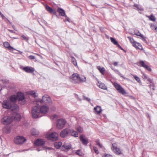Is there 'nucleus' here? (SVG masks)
Instances as JSON below:
<instances>
[{
  "label": "nucleus",
  "mask_w": 157,
  "mask_h": 157,
  "mask_svg": "<svg viewBox=\"0 0 157 157\" xmlns=\"http://www.w3.org/2000/svg\"><path fill=\"white\" fill-rule=\"evenodd\" d=\"M2 105L3 108L7 109H10L12 111H17L19 109L17 105L11 102V101H9V100H4Z\"/></svg>",
  "instance_id": "nucleus-1"
},
{
  "label": "nucleus",
  "mask_w": 157,
  "mask_h": 157,
  "mask_svg": "<svg viewBox=\"0 0 157 157\" xmlns=\"http://www.w3.org/2000/svg\"><path fill=\"white\" fill-rule=\"evenodd\" d=\"M70 80L72 83L76 84L84 82L86 81V79L84 76L80 77L78 74L74 73L70 77Z\"/></svg>",
  "instance_id": "nucleus-2"
},
{
  "label": "nucleus",
  "mask_w": 157,
  "mask_h": 157,
  "mask_svg": "<svg viewBox=\"0 0 157 157\" xmlns=\"http://www.w3.org/2000/svg\"><path fill=\"white\" fill-rule=\"evenodd\" d=\"M52 102L51 99L50 97L47 95H44L42 97V99H39L36 102L37 105H39V103H44L45 104L49 103Z\"/></svg>",
  "instance_id": "nucleus-3"
},
{
  "label": "nucleus",
  "mask_w": 157,
  "mask_h": 157,
  "mask_svg": "<svg viewBox=\"0 0 157 157\" xmlns=\"http://www.w3.org/2000/svg\"><path fill=\"white\" fill-rule=\"evenodd\" d=\"M40 111L38 106L33 107L32 110V115L33 117L36 118L41 117V115H40Z\"/></svg>",
  "instance_id": "nucleus-4"
},
{
  "label": "nucleus",
  "mask_w": 157,
  "mask_h": 157,
  "mask_svg": "<svg viewBox=\"0 0 157 157\" xmlns=\"http://www.w3.org/2000/svg\"><path fill=\"white\" fill-rule=\"evenodd\" d=\"M26 141V139L22 136H18L15 137L14 140L15 144H21Z\"/></svg>",
  "instance_id": "nucleus-5"
},
{
  "label": "nucleus",
  "mask_w": 157,
  "mask_h": 157,
  "mask_svg": "<svg viewBox=\"0 0 157 157\" xmlns=\"http://www.w3.org/2000/svg\"><path fill=\"white\" fill-rule=\"evenodd\" d=\"M113 85L114 87L119 93L123 95H125L127 94L125 90L120 85L117 83H114Z\"/></svg>",
  "instance_id": "nucleus-6"
},
{
  "label": "nucleus",
  "mask_w": 157,
  "mask_h": 157,
  "mask_svg": "<svg viewBox=\"0 0 157 157\" xmlns=\"http://www.w3.org/2000/svg\"><path fill=\"white\" fill-rule=\"evenodd\" d=\"M66 123V121L63 119H59L56 123L57 128L59 129L62 128L65 126Z\"/></svg>",
  "instance_id": "nucleus-7"
},
{
  "label": "nucleus",
  "mask_w": 157,
  "mask_h": 157,
  "mask_svg": "<svg viewBox=\"0 0 157 157\" xmlns=\"http://www.w3.org/2000/svg\"><path fill=\"white\" fill-rule=\"evenodd\" d=\"M58 134L56 132H53L50 134H48L46 135V137L49 140L52 141H56L57 140L58 138Z\"/></svg>",
  "instance_id": "nucleus-8"
},
{
  "label": "nucleus",
  "mask_w": 157,
  "mask_h": 157,
  "mask_svg": "<svg viewBox=\"0 0 157 157\" xmlns=\"http://www.w3.org/2000/svg\"><path fill=\"white\" fill-rule=\"evenodd\" d=\"M71 132V130L66 128L63 129L60 132V136L62 138H65L68 136Z\"/></svg>",
  "instance_id": "nucleus-9"
},
{
  "label": "nucleus",
  "mask_w": 157,
  "mask_h": 157,
  "mask_svg": "<svg viewBox=\"0 0 157 157\" xmlns=\"http://www.w3.org/2000/svg\"><path fill=\"white\" fill-rule=\"evenodd\" d=\"M17 98L19 100V103L21 105H24L25 103L24 94L21 93H18L17 94Z\"/></svg>",
  "instance_id": "nucleus-10"
},
{
  "label": "nucleus",
  "mask_w": 157,
  "mask_h": 157,
  "mask_svg": "<svg viewBox=\"0 0 157 157\" xmlns=\"http://www.w3.org/2000/svg\"><path fill=\"white\" fill-rule=\"evenodd\" d=\"M2 121L4 124H8L12 122V119L9 117H5L2 119Z\"/></svg>",
  "instance_id": "nucleus-11"
},
{
  "label": "nucleus",
  "mask_w": 157,
  "mask_h": 157,
  "mask_svg": "<svg viewBox=\"0 0 157 157\" xmlns=\"http://www.w3.org/2000/svg\"><path fill=\"white\" fill-rule=\"evenodd\" d=\"M80 139L83 145H87L88 143V140L84 135L80 136Z\"/></svg>",
  "instance_id": "nucleus-12"
},
{
  "label": "nucleus",
  "mask_w": 157,
  "mask_h": 157,
  "mask_svg": "<svg viewBox=\"0 0 157 157\" xmlns=\"http://www.w3.org/2000/svg\"><path fill=\"white\" fill-rule=\"evenodd\" d=\"M49 107L46 105L42 106L40 108V112L42 114H45L49 110Z\"/></svg>",
  "instance_id": "nucleus-13"
},
{
  "label": "nucleus",
  "mask_w": 157,
  "mask_h": 157,
  "mask_svg": "<svg viewBox=\"0 0 157 157\" xmlns=\"http://www.w3.org/2000/svg\"><path fill=\"white\" fill-rule=\"evenodd\" d=\"M23 71L27 73H33L35 69L33 67L26 66L23 68Z\"/></svg>",
  "instance_id": "nucleus-14"
},
{
  "label": "nucleus",
  "mask_w": 157,
  "mask_h": 157,
  "mask_svg": "<svg viewBox=\"0 0 157 157\" xmlns=\"http://www.w3.org/2000/svg\"><path fill=\"white\" fill-rule=\"evenodd\" d=\"M113 147L112 148V150L117 154L120 155L121 154V152L119 148L116 146L115 144H113Z\"/></svg>",
  "instance_id": "nucleus-15"
},
{
  "label": "nucleus",
  "mask_w": 157,
  "mask_h": 157,
  "mask_svg": "<svg viewBox=\"0 0 157 157\" xmlns=\"http://www.w3.org/2000/svg\"><path fill=\"white\" fill-rule=\"evenodd\" d=\"M139 63L140 65L142 67L146 68L147 70L148 71H151V68L147 65H146L143 61H140L139 62Z\"/></svg>",
  "instance_id": "nucleus-16"
},
{
  "label": "nucleus",
  "mask_w": 157,
  "mask_h": 157,
  "mask_svg": "<svg viewBox=\"0 0 157 157\" xmlns=\"http://www.w3.org/2000/svg\"><path fill=\"white\" fill-rule=\"evenodd\" d=\"M45 144V141L43 139H37L35 142V144L38 146L44 145Z\"/></svg>",
  "instance_id": "nucleus-17"
},
{
  "label": "nucleus",
  "mask_w": 157,
  "mask_h": 157,
  "mask_svg": "<svg viewBox=\"0 0 157 157\" xmlns=\"http://www.w3.org/2000/svg\"><path fill=\"white\" fill-rule=\"evenodd\" d=\"M45 7L46 10L51 13L55 14L56 12V11L54 9H52L49 6L46 5L45 6Z\"/></svg>",
  "instance_id": "nucleus-18"
},
{
  "label": "nucleus",
  "mask_w": 157,
  "mask_h": 157,
  "mask_svg": "<svg viewBox=\"0 0 157 157\" xmlns=\"http://www.w3.org/2000/svg\"><path fill=\"white\" fill-rule=\"evenodd\" d=\"M132 35H135L137 36H140L141 38L143 40H145V37L137 30H135L133 33H132Z\"/></svg>",
  "instance_id": "nucleus-19"
},
{
  "label": "nucleus",
  "mask_w": 157,
  "mask_h": 157,
  "mask_svg": "<svg viewBox=\"0 0 157 157\" xmlns=\"http://www.w3.org/2000/svg\"><path fill=\"white\" fill-rule=\"evenodd\" d=\"M94 112L96 114H99L102 111L101 106H97L94 108Z\"/></svg>",
  "instance_id": "nucleus-20"
},
{
  "label": "nucleus",
  "mask_w": 157,
  "mask_h": 157,
  "mask_svg": "<svg viewBox=\"0 0 157 157\" xmlns=\"http://www.w3.org/2000/svg\"><path fill=\"white\" fill-rule=\"evenodd\" d=\"M65 149V150L68 151L71 148V144L69 143H66L63 146Z\"/></svg>",
  "instance_id": "nucleus-21"
},
{
  "label": "nucleus",
  "mask_w": 157,
  "mask_h": 157,
  "mask_svg": "<svg viewBox=\"0 0 157 157\" xmlns=\"http://www.w3.org/2000/svg\"><path fill=\"white\" fill-rule=\"evenodd\" d=\"M12 117L18 121H20L21 119V115L17 113H14Z\"/></svg>",
  "instance_id": "nucleus-22"
},
{
  "label": "nucleus",
  "mask_w": 157,
  "mask_h": 157,
  "mask_svg": "<svg viewBox=\"0 0 157 157\" xmlns=\"http://www.w3.org/2000/svg\"><path fill=\"white\" fill-rule=\"evenodd\" d=\"M3 45L4 47L7 48L9 50H10L14 49L11 46L10 44L7 42H4L3 43Z\"/></svg>",
  "instance_id": "nucleus-23"
},
{
  "label": "nucleus",
  "mask_w": 157,
  "mask_h": 157,
  "mask_svg": "<svg viewBox=\"0 0 157 157\" xmlns=\"http://www.w3.org/2000/svg\"><path fill=\"white\" fill-rule=\"evenodd\" d=\"M31 133L32 135L34 136H36L38 135L39 132L37 130L33 128L31 129Z\"/></svg>",
  "instance_id": "nucleus-24"
},
{
  "label": "nucleus",
  "mask_w": 157,
  "mask_h": 157,
  "mask_svg": "<svg viewBox=\"0 0 157 157\" xmlns=\"http://www.w3.org/2000/svg\"><path fill=\"white\" fill-rule=\"evenodd\" d=\"M57 11L59 13L60 15L62 16L65 15V13L64 10L61 8H58Z\"/></svg>",
  "instance_id": "nucleus-25"
},
{
  "label": "nucleus",
  "mask_w": 157,
  "mask_h": 157,
  "mask_svg": "<svg viewBox=\"0 0 157 157\" xmlns=\"http://www.w3.org/2000/svg\"><path fill=\"white\" fill-rule=\"evenodd\" d=\"M97 86L99 87L101 89H102L103 90H106L107 89V87L105 85L102 83H100L99 82H98V83L97 84Z\"/></svg>",
  "instance_id": "nucleus-26"
},
{
  "label": "nucleus",
  "mask_w": 157,
  "mask_h": 157,
  "mask_svg": "<svg viewBox=\"0 0 157 157\" xmlns=\"http://www.w3.org/2000/svg\"><path fill=\"white\" fill-rule=\"evenodd\" d=\"M133 46L137 49H142V47L140 44L136 42L134 44H133Z\"/></svg>",
  "instance_id": "nucleus-27"
},
{
  "label": "nucleus",
  "mask_w": 157,
  "mask_h": 157,
  "mask_svg": "<svg viewBox=\"0 0 157 157\" xmlns=\"http://www.w3.org/2000/svg\"><path fill=\"white\" fill-rule=\"evenodd\" d=\"M17 99V98L15 95H13L10 97V100H9V101H11V102L13 104H15Z\"/></svg>",
  "instance_id": "nucleus-28"
},
{
  "label": "nucleus",
  "mask_w": 157,
  "mask_h": 157,
  "mask_svg": "<svg viewBox=\"0 0 157 157\" xmlns=\"http://www.w3.org/2000/svg\"><path fill=\"white\" fill-rule=\"evenodd\" d=\"M71 135L72 136H74L75 137H78V134L77 132L74 130H71V132L70 133Z\"/></svg>",
  "instance_id": "nucleus-29"
},
{
  "label": "nucleus",
  "mask_w": 157,
  "mask_h": 157,
  "mask_svg": "<svg viewBox=\"0 0 157 157\" xmlns=\"http://www.w3.org/2000/svg\"><path fill=\"white\" fill-rule=\"evenodd\" d=\"M54 145L56 148L58 149L62 146V143L61 142H56L55 143Z\"/></svg>",
  "instance_id": "nucleus-30"
},
{
  "label": "nucleus",
  "mask_w": 157,
  "mask_h": 157,
  "mask_svg": "<svg viewBox=\"0 0 157 157\" xmlns=\"http://www.w3.org/2000/svg\"><path fill=\"white\" fill-rule=\"evenodd\" d=\"M28 94L34 97H36L37 96V95L36 94V92L34 90L29 91L28 92Z\"/></svg>",
  "instance_id": "nucleus-31"
},
{
  "label": "nucleus",
  "mask_w": 157,
  "mask_h": 157,
  "mask_svg": "<svg viewBox=\"0 0 157 157\" xmlns=\"http://www.w3.org/2000/svg\"><path fill=\"white\" fill-rule=\"evenodd\" d=\"M97 68L99 70L100 72L103 75L104 74L105 70L104 67L101 68L100 66H98L97 67Z\"/></svg>",
  "instance_id": "nucleus-32"
},
{
  "label": "nucleus",
  "mask_w": 157,
  "mask_h": 157,
  "mask_svg": "<svg viewBox=\"0 0 157 157\" xmlns=\"http://www.w3.org/2000/svg\"><path fill=\"white\" fill-rule=\"evenodd\" d=\"M114 71L117 74H118V75L120 76L121 77H122V78H123L124 79H125L126 78L124 77L122 75V74H121V73L119 72V71L116 69L114 70Z\"/></svg>",
  "instance_id": "nucleus-33"
},
{
  "label": "nucleus",
  "mask_w": 157,
  "mask_h": 157,
  "mask_svg": "<svg viewBox=\"0 0 157 157\" xmlns=\"http://www.w3.org/2000/svg\"><path fill=\"white\" fill-rule=\"evenodd\" d=\"M147 17L151 21H155V18L152 14H151L150 16H148Z\"/></svg>",
  "instance_id": "nucleus-34"
},
{
  "label": "nucleus",
  "mask_w": 157,
  "mask_h": 157,
  "mask_svg": "<svg viewBox=\"0 0 157 157\" xmlns=\"http://www.w3.org/2000/svg\"><path fill=\"white\" fill-rule=\"evenodd\" d=\"M110 40H111V41L112 43H113L115 45H117L118 44V43L117 41L114 38L112 37L110 38Z\"/></svg>",
  "instance_id": "nucleus-35"
},
{
  "label": "nucleus",
  "mask_w": 157,
  "mask_h": 157,
  "mask_svg": "<svg viewBox=\"0 0 157 157\" xmlns=\"http://www.w3.org/2000/svg\"><path fill=\"white\" fill-rule=\"evenodd\" d=\"M127 38L128 39L130 43L132 44V45L133 44H134L136 42L133 38L129 36H128Z\"/></svg>",
  "instance_id": "nucleus-36"
},
{
  "label": "nucleus",
  "mask_w": 157,
  "mask_h": 157,
  "mask_svg": "<svg viewBox=\"0 0 157 157\" xmlns=\"http://www.w3.org/2000/svg\"><path fill=\"white\" fill-rule=\"evenodd\" d=\"M96 144L100 148H103V147L102 145L99 142V140L97 139L96 140Z\"/></svg>",
  "instance_id": "nucleus-37"
},
{
  "label": "nucleus",
  "mask_w": 157,
  "mask_h": 157,
  "mask_svg": "<svg viewBox=\"0 0 157 157\" xmlns=\"http://www.w3.org/2000/svg\"><path fill=\"white\" fill-rule=\"evenodd\" d=\"M76 130L79 133H82L83 131V129L80 126H79L77 128Z\"/></svg>",
  "instance_id": "nucleus-38"
},
{
  "label": "nucleus",
  "mask_w": 157,
  "mask_h": 157,
  "mask_svg": "<svg viewBox=\"0 0 157 157\" xmlns=\"http://www.w3.org/2000/svg\"><path fill=\"white\" fill-rule=\"evenodd\" d=\"M71 60L73 63V64L75 65L76 66L77 65V63L75 59V58L73 57H71Z\"/></svg>",
  "instance_id": "nucleus-39"
},
{
  "label": "nucleus",
  "mask_w": 157,
  "mask_h": 157,
  "mask_svg": "<svg viewBox=\"0 0 157 157\" xmlns=\"http://www.w3.org/2000/svg\"><path fill=\"white\" fill-rule=\"evenodd\" d=\"M133 76L134 77V78L137 81L139 82H141V81L140 80V79L139 77L137 76L136 75H133Z\"/></svg>",
  "instance_id": "nucleus-40"
},
{
  "label": "nucleus",
  "mask_w": 157,
  "mask_h": 157,
  "mask_svg": "<svg viewBox=\"0 0 157 157\" xmlns=\"http://www.w3.org/2000/svg\"><path fill=\"white\" fill-rule=\"evenodd\" d=\"M76 153L80 156H82L83 155L81 151V150H78L76 152Z\"/></svg>",
  "instance_id": "nucleus-41"
},
{
  "label": "nucleus",
  "mask_w": 157,
  "mask_h": 157,
  "mask_svg": "<svg viewBox=\"0 0 157 157\" xmlns=\"http://www.w3.org/2000/svg\"><path fill=\"white\" fill-rule=\"evenodd\" d=\"M134 6L136 7L137 9V10L139 11L140 10V11H143V9L142 8H139V7L138 5L137 4H134Z\"/></svg>",
  "instance_id": "nucleus-42"
},
{
  "label": "nucleus",
  "mask_w": 157,
  "mask_h": 157,
  "mask_svg": "<svg viewBox=\"0 0 157 157\" xmlns=\"http://www.w3.org/2000/svg\"><path fill=\"white\" fill-rule=\"evenodd\" d=\"M21 37L22 38V40H25L26 41L28 42V41L29 39L27 38L25 36V35H22L21 36Z\"/></svg>",
  "instance_id": "nucleus-43"
},
{
  "label": "nucleus",
  "mask_w": 157,
  "mask_h": 157,
  "mask_svg": "<svg viewBox=\"0 0 157 157\" xmlns=\"http://www.w3.org/2000/svg\"><path fill=\"white\" fill-rule=\"evenodd\" d=\"M83 100H86L87 101H88L89 102H90V99L89 98L87 97L84 96H83Z\"/></svg>",
  "instance_id": "nucleus-44"
},
{
  "label": "nucleus",
  "mask_w": 157,
  "mask_h": 157,
  "mask_svg": "<svg viewBox=\"0 0 157 157\" xmlns=\"http://www.w3.org/2000/svg\"><path fill=\"white\" fill-rule=\"evenodd\" d=\"M93 149L94 151H95V152L97 153V154H98L99 153L98 151V148L95 147H93Z\"/></svg>",
  "instance_id": "nucleus-45"
},
{
  "label": "nucleus",
  "mask_w": 157,
  "mask_h": 157,
  "mask_svg": "<svg viewBox=\"0 0 157 157\" xmlns=\"http://www.w3.org/2000/svg\"><path fill=\"white\" fill-rule=\"evenodd\" d=\"M29 59L31 60L34 59H35V57L32 55L29 56Z\"/></svg>",
  "instance_id": "nucleus-46"
},
{
  "label": "nucleus",
  "mask_w": 157,
  "mask_h": 157,
  "mask_svg": "<svg viewBox=\"0 0 157 157\" xmlns=\"http://www.w3.org/2000/svg\"><path fill=\"white\" fill-rule=\"evenodd\" d=\"M117 46L120 48L121 50H123V48L121 47V46L118 44L117 45Z\"/></svg>",
  "instance_id": "nucleus-47"
},
{
  "label": "nucleus",
  "mask_w": 157,
  "mask_h": 157,
  "mask_svg": "<svg viewBox=\"0 0 157 157\" xmlns=\"http://www.w3.org/2000/svg\"><path fill=\"white\" fill-rule=\"evenodd\" d=\"M56 108H55V107H52V108H51V110H52V111H54L56 110Z\"/></svg>",
  "instance_id": "nucleus-48"
},
{
  "label": "nucleus",
  "mask_w": 157,
  "mask_h": 157,
  "mask_svg": "<svg viewBox=\"0 0 157 157\" xmlns=\"http://www.w3.org/2000/svg\"><path fill=\"white\" fill-rule=\"evenodd\" d=\"M105 157H112L111 155H105Z\"/></svg>",
  "instance_id": "nucleus-49"
},
{
  "label": "nucleus",
  "mask_w": 157,
  "mask_h": 157,
  "mask_svg": "<svg viewBox=\"0 0 157 157\" xmlns=\"http://www.w3.org/2000/svg\"><path fill=\"white\" fill-rule=\"evenodd\" d=\"M0 16L2 18V19H4V18H6L2 14Z\"/></svg>",
  "instance_id": "nucleus-50"
},
{
  "label": "nucleus",
  "mask_w": 157,
  "mask_h": 157,
  "mask_svg": "<svg viewBox=\"0 0 157 157\" xmlns=\"http://www.w3.org/2000/svg\"><path fill=\"white\" fill-rule=\"evenodd\" d=\"M117 64H118V63L117 62H115L114 63H113V65L114 66H117Z\"/></svg>",
  "instance_id": "nucleus-51"
},
{
  "label": "nucleus",
  "mask_w": 157,
  "mask_h": 157,
  "mask_svg": "<svg viewBox=\"0 0 157 157\" xmlns=\"http://www.w3.org/2000/svg\"><path fill=\"white\" fill-rule=\"evenodd\" d=\"M8 31H9L10 32L12 33H14V31L13 30H11L10 29H8Z\"/></svg>",
  "instance_id": "nucleus-52"
},
{
  "label": "nucleus",
  "mask_w": 157,
  "mask_h": 157,
  "mask_svg": "<svg viewBox=\"0 0 157 157\" xmlns=\"http://www.w3.org/2000/svg\"><path fill=\"white\" fill-rule=\"evenodd\" d=\"M76 98H78V99L79 100H80V101H81V99H80V98H78V95H77L76 96Z\"/></svg>",
  "instance_id": "nucleus-53"
},
{
  "label": "nucleus",
  "mask_w": 157,
  "mask_h": 157,
  "mask_svg": "<svg viewBox=\"0 0 157 157\" xmlns=\"http://www.w3.org/2000/svg\"><path fill=\"white\" fill-rule=\"evenodd\" d=\"M24 67H23V66H21L20 67V68L22 70H23V68H24Z\"/></svg>",
  "instance_id": "nucleus-54"
},
{
  "label": "nucleus",
  "mask_w": 157,
  "mask_h": 157,
  "mask_svg": "<svg viewBox=\"0 0 157 157\" xmlns=\"http://www.w3.org/2000/svg\"><path fill=\"white\" fill-rule=\"evenodd\" d=\"M53 117H54V118H57V115H54Z\"/></svg>",
  "instance_id": "nucleus-55"
},
{
  "label": "nucleus",
  "mask_w": 157,
  "mask_h": 157,
  "mask_svg": "<svg viewBox=\"0 0 157 157\" xmlns=\"http://www.w3.org/2000/svg\"><path fill=\"white\" fill-rule=\"evenodd\" d=\"M148 81H149L150 82H151V80L150 78H148L147 79Z\"/></svg>",
  "instance_id": "nucleus-56"
},
{
  "label": "nucleus",
  "mask_w": 157,
  "mask_h": 157,
  "mask_svg": "<svg viewBox=\"0 0 157 157\" xmlns=\"http://www.w3.org/2000/svg\"><path fill=\"white\" fill-rule=\"evenodd\" d=\"M66 20H67V21H69H69H70L69 19V18H67V19H66Z\"/></svg>",
  "instance_id": "nucleus-57"
},
{
  "label": "nucleus",
  "mask_w": 157,
  "mask_h": 157,
  "mask_svg": "<svg viewBox=\"0 0 157 157\" xmlns=\"http://www.w3.org/2000/svg\"><path fill=\"white\" fill-rule=\"evenodd\" d=\"M8 21L10 23V24H11V23L10 22V21L7 18H6Z\"/></svg>",
  "instance_id": "nucleus-58"
},
{
  "label": "nucleus",
  "mask_w": 157,
  "mask_h": 157,
  "mask_svg": "<svg viewBox=\"0 0 157 157\" xmlns=\"http://www.w3.org/2000/svg\"><path fill=\"white\" fill-rule=\"evenodd\" d=\"M36 150L38 151H40L41 150L40 149L38 148H37V149Z\"/></svg>",
  "instance_id": "nucleus-59"
},
{
  "label": "nucleus",
  "mask_w": 157,
  "mask_h": 157,
  "mask_svg": "<svg viewBox=\"0 0 157 157\" xmlns=\"http://www.w3.org/2000/svg\"><path fill=\"white\" fill-rule=\"evenodd\" d=\"M155 30L157 32V27L155 28Z\"/></svg>",
  "instance_id": "nucleus-60"
},
{
  "label": "nucleus",
  "mask_w": 157,
  "mask_h": 157,
  "mask_svg": "<svg viewBox=\"0 0 157 157\" xmlns=\"http://www.w3.org/2000/svg\"><path fill=\"white\" fill-rule=\"evenodd\" d=\"M37 21H38V22H39V23L40 25V23L39 22V19H38L37 20Z\"/></svg>",
  "instance_id": "nucleus-61"
},
{
  "label": "nucleus",
  "mask_w": 157,
  "mask_h": 157,
  "mask_svg": "<svg viewBox=\"0 0 157 157\" xmlns=\"http://www.w3.org/2000/svg\"><path fill=\"white\" fill-rule=\"evenodd\" d=\"M13 28L14 29H15V28H14V26H13Z\"/></svg>",
  "instance_id": "nucleus-62"
},
{
  "label": "nucleus",
  "mask_w": 157,
  "mask_h": 157,
  "mask_svg": "<svg viewBox=\"0 0 157 157\" xmlns=\"http://www.w3.org/2000/svg\"><path fill=\"white\" fill-rule=\"evenodd\" d=\"M2 13H1V12L0 11V15H1Z\"/></svg>",
  "instance_id": "nucleus-63"
},
{
  "label": "nucleus",
  "mask_w": 157,
  "mask_h": 157,
  "mask_svg": "<svg viewBox=\"0 0 157 157\" xmlns=\"http://www.w3.org/2000/svg\"><path fill=\"white\" fill-rule=\"evenodd\" d=\"M152 89H153V90H155V89H154V88H152Z\"/></svg>",
  "instance_id": "nucleus-64"
}]
</instances>
